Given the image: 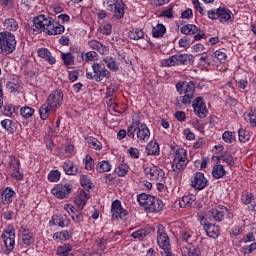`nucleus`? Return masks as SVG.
<instances>
[{
	"label": "nucleus",
	"instance_id": "1",
	"mask_svg": "<svg viewBox=\"0 0 256 256\" xmlns=\"http://www.w3.org/2000/svg\"><path fill=\"white\" fill-rule=\"evenodd\" d=\"M33 23L32 31L34 35H39V33H47V35H62V33H65V26L54 21L51 17H45V15L35 17Z\"/></svg>",
	"mask_w": 256,
	"mask_h": 256
},
{
	"label": "nucleus",
	"instance_id": "2",
	"mask_svg": "<svg viewBox=\"0 0 256 256\" xmlns=\"http://www.w3.org/2000/svg\"><path fill=\"white\" fill-rule=\"evenodd\" d=\"M176 91L179 95H183L176 99V107H181V104L191 105L193 97H195V82L179 81L176 83Z\"/></svg>",
	"mask_w": 256,
	"mask_h": 256
},
{
	"label": "nucleus",
	"instance_id": "3",
	"mask_svg": "<svg viewBox=\"0 0 256 256\" xmlns=\"http://www.w3.org/2000/svg\"><path fill=\"white\" fill-rule=\"evenodd\" d=\"M135 133L137 139L141 143H147V141H149V138L151 137V131H149L147 125L141 124L140 121L132 122V124L127 129V135L131 139H135Z\"/></svg>",
	"mask_w": 256,
	"mask_h": 256
},
{
	"label": "nucleus",
	"instance_id": "4",
	"mask_svg": "<svg viewBox=\"0 0 256 256\" xmlns=\"http://www.w3.org/2000/svg\"><path fill=\"white\" fill-rule=\"evenodd\" d=\"M15 47H17L15 35L9 31L0 32V53L9 55L15 51Z\"/></svg>",
	"mask_w": 256,
	"mask_h": 256
},
{
	"label": "nucleus",
	"instance_id": "5",
	"mask_svg": "<svg viewBox=\"0 0 256 256\" xmlns=\"http://www.w3.org/2000/svg\"><path fill=\"white\" fill-rule=\"evenodd\" d=\"M93 73L87 72L86 77L96 81L97 83H101L103 79H111V72L105 68V64L94 63L92 65Z\"/></svg>",
	"mask_w": 256,
	"mask_h": 256
},
{
	"label": "nucleus",
	"instance_id": "6",
	"mask_svg": "<svg viewBox=\"0 0 256 256\" xmlns=\"http://www.w3.org/2000/svg\"><path fill=\"white\" fill-rule=\"evenodd\" d=\"M193 56L188 54H176L168 59L162 60L163 67H175V65H191Z\"/></svg>",
	"mask_w": 256,
	"mask_h": 256
},
{
	"label": "nucleus",
	"instance_id": "7",
	"mask_svg": "<svg viewBox=\"0 0 256 256\" xmlns=\"http://www.w3.org/2000/svg\"><path fill=\"white\" fill-rule=\"evenodd\" d=\"M187 150L183 148L176 149L174 159L172 161L173 171H183L187 167Z\"/></svg>",
	"mask_w": 256,
	"mask_h": 256
},
{
	"label": "nucleus",
	"instance_id": "8",
	"mask_svg": "<svg viewBox=\"0 0 256 256\" xmlns=\"http://www.w3.org/2000/svg\"><path fill=\"white\" fill-rule=\"evenodd\" d=\"M208 17L209 19H218L221 23H227V21H231L233 12L227 8H218L208 11Z\"/></svg>",
	"mask_w": 256,
	"mask_h": 256
},
{
	"label": "nucleus",
	"instance_id": "9",
	"mask_svg": "<svg viewBox=\"0 0 256 256\" xmlns=\"http://www.w3.org/2000/svg\"><path fill=\"white\" fill-rule=\"evenodd\" d=\"M8 253L15 249V228L8 226L1 235Z\"/></svg>",
	"mask_w": 256,
	"mask_h": 256
},
{
	"label": "nucleus",
	"instance_id": "10",
	"mask_svg": "<svg viewBox=\"0 0 256 256\" xmlns=\"http://www.w3.org/2000/svg\"><path fill=\"white\" fill-rule=\"evenodd\" d=\"M46 103L51 107L52 112L57 111L63 105V91L55 90L48 96Z\"/></svg>",
	"mask_w": 256,
	"mask_h": 256
},
{
	"label": "nucleus",
	"instance_id": "11",
	"mask_svg": "<svg viewBox=\"0 0 256 256\" xmlns=\"http://www.w3.org/2000/svg\"><path fill=\"white\" fill-rule=\"evenodd\" d=\"M226 215L229 219H231V213H229V209H227L225 206H217L209 210V216L212 217V219H214V221L217 223H221V221L225 219Z\"/></svg>",
	"mask_w": 256,
	"mask_h": 256
},
{
	"label": "nucleus",
	"instance_id": "12",
	"mask_svg": "<svg viewBox=\"0 0 256 256\" xmlns=\"http://www.w3.org/2000/svg\"><path fill=\"white\" fill-rule=\"evenodd\" d=\"M192 107L194 109V115H196L200 119H205V117H207V115L209 114V110H207V106L203 101V97H197L193 101Z\"/></svg>",
	"mask_w": 256,
	"mask_h": 256
},
{
	"label": "nucleus",
	"instance_id": "13",
	"mask_svg": "<svg viewBox=\"0 0 256 256\" xmlns=\"http://www.w3.org/2000/svg\"><path fill=\"white\" fill-rule=\"evenodd\" d=\"M180 31L183 35H195L194 41H201L205 37V33L194 24H186L181 27Z\"/></svg>",
	"mask_w": 256,
	"mask_h": 256
},
{
	"label": "nucleus",
	"instance_id": "14",
	"mask_svg": "<svg viewBox=\"0 0 256 256\" xmlns=\"http://www.w3.org/2000/svg\"><path fill=\"white\" fill-rule=\"evenodd\" d=\"M111 213H112V219L119 221H124V219H127V210L123 209V206H121V201L115 200L112 202L111 206Z\"/></svg>",
	"mask_w": 256,
	"mask_h": 256
},
{
	"label": "nucleus",
	"instance_id": "15",
	"mask_svg": "<svg viewBox=\"0 0 256 256\" xmlns=\"http://www.w3.org/2000/svg\"><path fill=\"white\" fill-rule=\"evenodd\" d=\"M144 171L151 181H163L165 179V172L157 166L147 167Z\"/></svg>",
	"mask_w": 256,
	"mask_h": 256
},
{
	"label": "nucleus",
	"instance_id": "16",
	"mask_svg": "<svg viewBox=\"0 0 256 256\" xmlns=\"http://www.w3.org/2000/svg\"><path fill=\"white\" fill-rule=\"evenodd\" d=\"M191 187L198 191H202L207 187V178H205V174L203 172H196L191 180Z\"/></svg>",
	"mask_w": 256,
	"mask_h": 256
},
{
	"label": "nucleus",
	"instance_id": "17",
	"mask_svg": "<svg viewBox=\"0 0 256 256\" xmlns=\"http://www.w3.org/2000/svg\"><path fill=\"white\" fill-rule=\"evenodd\" d=\"M200 223L203 225L208 237H211L212 239H217L219 237V226H215L214 224L207 222L203 217Z\"/></svg>",
	"mask_w": 256,
	"mask_h": 256
},
{
	"label": "nucleus",
	"instance_id": "18",
	"mask_svg": "<svg viewBox=\"0 0 256 256\" xmlns=\"http://www.w3.org/2000/svg\"><path fill=\"white\" fill-rule=\"evenodd\" d=\"M71 185L65 184V185H58L56 188L52 189V193L57 197L58 199H65L66 197H69V193H71Z\"/></svg>",
	"mask_w": 256,
	"mask_h": 256
},
{
	"label": "nucleus",
	"instance_id": "19",
	"mask_svg": "<svg viewBox=\"0 0 256 256\" xmlns=\"http://www.w3.org/2000/svg\"><path fill=\"white\" fill-rule=\"evenodd\" d=\"M155 199V196H151L146 193H141L137 196V201L138 203L142 206L145 207L146 211L149 209L151 206L152 201Z\"/></svg>",
	"mask_w": 256,
	"mask_h": 256
},
{
	"label": "nucleus",
	"instance_id": "20",
	"mask_svg": "<svg viewBox=\"0 0 256 256\" xmlns=\"http://www.w3.org/2000/svg\"><path fill=\"white\" fill-rule=\"evenodd\" d=\"M37 53L38 56L41 57V59H45V61H47V63H49L50 65H55V63H57V60L55 59V57H53V55H51L49 49L39 48Z\"/></svg>",
	"mask_w": 256,
	"mask_h": 256
},
{
	"label": "nucleus",
	"instance_id": "21",
	"mask_svg": "<svg viewBox=\"0 0 256 256\" xmlns=\"http://www.w3.org/2000/svg\"><path fill=\"white\" fill-rule=\"evenodd\" d=\"M181 251L185 256H201V249L193 244H187Z\"/></svg>",
	"mask_w": 256,
	"mask_h": 256
},
{
	"label": "nucleus",
	"instance_id": "22",
	"mask_svg": "<svg viewBox=\"0 0 256 256\" xmlns=\"http://www.w3.org/2000/svg\"><path fill=\"white\" fill-rule=\"evenodd\" d=\"M88 46L90 47V49H93L94 51H97L98 53H100V55H105L107 51H109L107 46L103 45L101 42L97 40L89 41Z\"/></svg>",
	"mask_w": 256,
	"mask_h": 256
},
{
	"label": "nucleus",
	"instance_id": "23",
	"mask_svg": "<svg viewBox=\"0 0 256 256\" xmlns=\"http://www.w3.org/2000/svg\"><path fill=\"white\" fill-rule=\"evenodd\" d=\"M154 232H155V228L147 227V228L140 229L138 231L133 232L131 237H133V239H139V241H141L142 239H145L147 235H151V233H154Z\"/></svg>",
	"mask_w": 256,
	"mask_h": 256
},
{
	"label": "nucleus",
	"instance_id": "24",
	"mask_svg": "<svg viewBox=\"0 0 256 256\" xmlns=\"http://www.w3.org/2000/svg\"><path fill=\"white\" fill-rule=\"evenodd\" d=\"M14 195H15V191H13V189L5 188L1 192V199H2L3 205H9V203L13 201Z\"/></svg>",
	"mask_w": 256,
	"mask_h": 256
},
{
	"label": "nucleus",
	"instance_id": "25",
	"mask_svg": "<svg viewBox=\"0 0 256 256\" xmlns=\"http://www.w3.org/2000/svg\"><path fill=\"white\" fill-rule=\"evenodd\" d=\"M6 88L10 93H18V91H21V81L19 78H12L7 82Z\"/></svg>",
	"mask_w": 256,
	"mask_h": 256
},
{
	"label": "nucleus",
	"instance_id": "26",
	"mask_svg": "<svg viewBox=\"0 0 256 256\" xmlns=\"http://www.w3.org/2000/svg\"><path fill=\"white\" fill-rule=\"evenodd\" d=\"M3 27L5 31L15 32L19 30V23L14 18H7L3 23Z\"/></svg>",
	"mask_w": 256,
	"mask_h": 256
},
{
	"label": "nucleus",
	"instance_id": "27",
	"mask_svg": "<svg viewBox=\"0 0 256 256\" xmlns=\"http://www.w3.org/2000/svg\"><path fill=\"white\" fill-rule=\"evenodd\" d=\"M52 221L59 227H69L71 225V220L67 217V215H56L52 217Z\"/></svg>",
	"mask_w": 256,
	"mask_h": 256
},
{
	"label": "nucleus",
	"instance_id": "28",
	"mask_svg": "<svg viewBox=\"0 0 256 256\" xmlns=\"http://www.w3.org/2000/svg\"><path fill=\"white\" fill-rule=\"evenodd\" d=\"M90 197L91 196L89 195V193L82 190L80 191L78 197L75 199V203L80 209H83V207L87 205V201H89Z\"/></svg>",
	"mask_w": 256,
	"mask_h": 256
},
{
	"label": "nucleus",
	"instance_id": "29",
	"mask_svg": "<svg viewBox=\"0 0 256 256\" xmlns=\"http://www.w3.org/2000/svg\"><path fill=\"white\" fill-rule=\"evenodd\" d=\"M66 175H77V171H79V167L75 165L72 161H66L62 165Z\"/></svg>",
	"mask_w": 256,
	"mask_h": 256
},
{
	"label": "nucleus",
	"instance_id": "30",
	"mask_svg": "<svg viewBox=\"0 0 256 256\" xmlns=\"http://www.w3.org/2000/svg\"><path fill=\"white\" fill-rule=\"evenodd\" d=\"M162 209H163V201L154 197V200H152V203L148 207L147 211L149 213H159Z\"/></svg>",
	"mask_w": 256,
	"mask_h": 256
},
{
	"label": "nucleus",
	"instance_id": "31",
	"mask_svg": "<svg viewBox=\"0 0 256 256\" xmlns=\"http://www.w3.org/2000/svg\"><path fill=\"white\" fill-rule=\"evenodd\" d=\"M103 63L106 64V66L108 67V69H110V71H113L114 73H117V71H119V64H117V61L115 60V58L111 56H107L103 58Z\"/></svg>",
	"mask_w": 256,
	"mask_h": 256
},
{
	"label": "nucleus",
	"instance_id": "32",
	"mask_svg": "<svg viewBox=\"0 0 256 256\" xmlns=\"http://www.w3.org/2000/svg\"><path fill=\"white\" fill-rule=\"evenodd\" d=\"M109 7H111V11L114 9V17L117 19H122V17L125 15V9L123 8V4L119 3H113L109 4Z\"/></svg>",
	"mask_w": 256,
	"mask_h": 256
},
{
	"label": "nucleus",
	"instance_id": "33",
	"mask_svg": "<svg viewBox=\"0 0 256 256\" xmlns=\"http://www.w3.org/2000/svg\"><path fill=\"white\" fill-rule=\"evenodd\" d=\"M51 111H53V108H51L47 102L43 104L39 109L40 119H42V121H47L49 115H51Z\"/></svg>",
	"mask_w": 256,
	"mask_h": 256
},
{
	"label": "nucleus",
	"instance_id": "34",
	"mask_svg": "<svg viewBox=\"0 0 256 256\" xmlns=\"http://www.w3.org/2000/svg\"><path fill=\"white\" fill-rule=\"evenodd\" d=\"M146 153L147 155H159V143L156 141H151L146 145Z\"/></svg>",
	"mask_w": 256,
	"mask_h": 256
},
{
	"label": "nucleus",
	"instance_id": "35",
	"mask_svg": "<svg viewBox=\"0 0 256 256\" xmlns=\"http://www.w3.org/2000/svg\"><path fill=\"white\" fill-rule=\"evenodd\" d=\"M195 203V196L186 195L181 198L179 201V206L182 209H186V207H191Z\"/></svg>",
	"mask_w": 256,
	"mask_h": 256
},
{
	"label": "nucleus",
	"instance_id": "36",
	"mask_svg": "<svg viewBox=\"0 0 256 256\" xmlns=\"http://www.w3.org/2000/svg\"><path fill=\"white\" fill-rule=\"evenodd\" d=\"M225 167L221 164H216L212 169V175L215 179H222V177H225Z\"/></svg>",
	"mask_w": 256,
	"mask_h": 256
},
{
	"label": "nucleus",
	"instance_id": "37",
	"mask_svg": "<svg viewBox=\"0 0 256 256\" xmlns=\"http://www.w3.org/2000/svg\"><path fill=\"white\" fill-rule=\"evenodd\" d=\"M165 33H167V28H165V25L163 24H157L152 29V35L153 37H156V38L163 37Z\"/></svg>",
	"mask_w": 256,
	"mask_h": 256
},
{
	"label": "nucleus",
	"instance_id": "38",
	"mask_svg": "<svg viewBox=\"0 0 256 256\" xmlns=\"http://www.w3.org/2000/svg\"><path fill=\"white\" fill-rule=\"evenodd\" d=\"M169 236L167 235V232H165V227L163 225H158V230H157V243L158 245H162L163 241L165 239H168Z\"/></svg>",
	"mask_w": 256,
	"mask_h": 256
},
{
	"label": "nucleus",
	"instance_id": "39",
	"mask_svg": "<svg viewBox=\"0 0 256 256\" xmlns=\"http://www.w3.org/2000/svg\"><path fill=\"white\" fill-rule=\"evenodd\" d=\"M86 141L90 149H95L96 151H99L103 148V145L101 144V142L97 140V138L95 137L90 136L86 139Z\"/></svg>",
	"mask_w": 256,
	"mask_h": 256
},
{
	"label": "nucleus",
	"instance_id": "40",
	"mask_svg": "<svg viewBox=\"0 0 256 256\" xmlns=\"http://www.w3.org/2000/svg\"><path fill=\"white\" fill-rule=\"evenodd\" d=\"M96 171H98V173H107L111 171V163L106 160L99 162L96 166Z\"/></svg>",
	"mask_w": 256,
	"mask_h": 256
},
{
	"label": "nucleus",
	"instance_id": "41",
	"mask_svg": "<svg viewBox=\"0 0 256 256\" xmlns=\"http://www.w3.org/2000/svg\"><path fill=\"white\" fill-rule=\"evenodd\" d=\"M20 115L23 119H31L32 115H35V109L29 106H24L20 109Z\"/></svg>",
	"mask_w": 256,
	"mask_h": 256
},
{
	"label": "nucleus",
	"instance_id": "42",
	"mask_svg": "<svg viewBox=\"0 0 256 256\" xmlns=\"http://www.w3.org/2000/svg\"><path fill=\"white\" fill-rule=\"evenodd\" d=\"M62 61L66 67L75 65V57H73L72 53H62Z\"/></svg>",
	"mask_w": 256,
	"mask_h": 256
},
{
	"label": "nucleus",
	"instance_id": "43",
	"mask_svg": "<svg viewBox=\"0 0 256 256\" xmlns=\"http://www.w3.org/2000/svg\"><path fill=\"white\" fill-rule=\"evenodd\" d=\"M128 37L134 41H138V39H143V37H145V33H143V30L137 28L135 30H131L128 33Z\"/></svg>",
	"mask_w": 256,
	"mask_h": 256
},
{
	"label": "nucleus",
	"instance_id": "44",
	"mask_svg": "<svg viewBox=\"0 0 256 256\" xmlns=\"http://www.w3.org/2000/svg\"><path fill=\"white\" fill-rule=\"evenodd\" d=\"M238 139L240 143H247L251 139V134L245 129H240L238 131Z\"/></svg>",
	"mask_w": 256,
	"mask_h": 256
},
{
	"label": "nucleus",
	"instance_id": "45",
	"mask_svg": "<svg viewBox=\"0 0 256 256\" xmlns=\"http://www.w3.org/2000/svg\"><path fill=\"white\" fill-rule=\"evenodd\" d=\"M53 237L59 241H69V239H71V235L68 231L56 232Z\"/></svg>",
	"mask_w": 256,
	"mask_h": 256
},
{
	"label": "nucleus",
	"instance_id": "46",
	"mask_svg": "<svg viewBox=\"0 0 256 256\" xmlns=\"http://www.w3.org/2000/svg\"><path fill=\"white\" fill-rule=\"evenodd\" d=\"M118 177H125L129 173V166L127 164H120L116 170Z\"/></svg>",
	"mask_w": 256,
	"mask_h": 256
},
{
	"label": "nucleus",
	"instance_id": "47",
	"mask_svg": "<svg viewBox=\"0 0 256 256\" xmlns=\"http://www.w3.org/2000/svg\"><path fill=\"white\" fill-rule=\"evenodd\" d=\"M61 179V173L57 170H52L48 174V181H51L52 183H57Z\"/></svg>",
	"mask_w": 256,
	"mask_h": 256
},
{
	"label": "nucleus",
	"instance_id": "48",
	"mask_svg": "<svg viewBox=\"0 0 256 256\" xmlns=\"http://www.w3.org/2000/svg\"><path fill=\"white\" fill-rule=\"evenodd\" d=\"M84 163L87 171H92V169L95 167V162L93 161V157H91V155H86Z\"/></svg>",
	"mask_w": 256,
	"mask_h": 256
},
{
	"label": "nucleus",
	"instance_id": "49",
	"mask_svg": "<svg viewBox=\"0 0 256 256\" xmlns=\"http://www.w3.org/2000/svg\"><path fill=\"white\" fill-rule=\"evenodd\" d=\"M71 249H73V246H71V244H69V243H66L57 248V254L58 255L67 254V253H69V251H71Z\"/></svg>",
	"mask_w": 256,
	"mask_h": 256
},
{
	"label": "nucleus",
	"instance_id": "50",
	"mask_svg": "<svg viewBox=\"0 0 256 256\" xmlns=\"http://www.w3.org/2000/svg\"><path fill=\"white\" fill-rule=\"evenodd\" d=\"M221 159L223 163H227L229 167H233V165H235V160H233V156L229 153L221 155Z\"/></svg>",
	"mask_w": 256,
	"mask_h": 256
},
{
	"label": "nucleus",
	"instance_id": "51",
	"mask_svg": "<svg viewBox=\"0 0 256 256\" xmlns=\"http://www.w3.org/2000/svg\"><path fill=\"white\" fill-rule=\"evenodd\" d=\"M214 58H216L219 63H225L227 61V54L221 50H217L214 52Z\"/></svg>",
	"mask_w": 256,
	"mask_h": 256
},
{
	"label": "nucleus",
	"instance_id": "52",
	"mask_svg": "<svg viewBox=\"0 0 256 256\" xmlns=\"http://www.w3.org/2000/svg\"><path fill=\"white\" fill-rule=\"evenodd\" d=\"M222 139L225 143H234L236 138L235 135H233V132L226 131L223 133Z\"/></svg>",
	"mask_w": 256,
	"mask_h": 256
},
{
	"label": "nucleus",
	"instance_id": "53",
	"mask_svg": "<svg viewBox=\"0 0 256 256\" xmlns=\"http://www.w3.org/2000/svg\"><path fill=\"white\" fill-rule=\"evenodd\" d=\"M13 122L12 120L9 119H5L1 122V126L3 127V129H5L6 131H9V133H13Z\"/></svg>",
	"mask_w": 256,
	"mask_h": 256
},
{
	"label": "nucleus",
	"instance_id": "54",
	"mask_svg": "<svg viewBox=\"0 0 256 256\" xmlns=\"http://www.w3.org/2000/svg\"><path fill=\"white\" fill-rule=\"evenodd\" d=\"M160 249H163L164 253L171 250V242L169 240V237L165 240H162V244H158Z\"/></svg>",
	"mask_w": 256,
	"mask_h": 256
},
{
	"label": "nucleus",
	"instance_id": "55",
	"mask_svg": "<svg viewBox=\"0 0 256 256\" xmlns=\"http://www.w3.org/2000/svg\"><path fill=\"white\" fill-rule=\"evenodd\" d=\"M80 183L84 189H91V180L86 175L81 176Z\"/></svg>",
	"mask_w": 256,
	"mask_h": 256
},
{
	"label": "nucleus",
	"instance_id": "56",
	"mask_svg": "<svg viewBox=\"0 0 256 256\" xmlns=\"http://www.w3.org/2000/svg\"><path fill=\"white\" fill-rule=\"evenodd\" d=\"M20 165H21V162L19 161V159L12 158L10 160V169H12V171H19Z\"/></svg>",
	"mask_w": 256,
	"mask_h": 256
},
{
	"label": "nucleus",
	"instance_id": "57",
	"mask_svg": "<svg viewBox=\"0 0 256 256\" xmlns=\"http://www.w3.org/2000/svg\"><path fill=\"white\" fill-rule=\"evenodd\" d=\"M254 197L255 196L253 194L246 193V194L242 195V202L244 203V205H250V203H252Z\"/></svg>",
	"mask_w": 256,
	"mask_h": 256
},
{
	"label": "nucleus",
	"instance_id": "58",
	"mask_svg": "<svg viewBox=\"0 0 256 256\" xmlns=\"http://www.w3.org/2000/svg\"><path fill=\"white\" fill-rule=\"evenodd\" d=\"M248 117L251 127H256V110H251L250 113L248 114Z\"/></svg>",
	"mask_w": 256,
	"mask_h": 256
},
{
	"label": "nucleus",
	"instance_id": "59",
	"mask_svg": "<svg viewBox=\"0 0 256 256\" xmlns=\"http://www.w3.org/2000/svg\"><path fill=\"white\" fill-rule=\"evenodd\" d=\"M22 243L23 245H26V247H29V245L35 243V238L33 236H24L22 237Z\"/></svg>",
	"mask_w": 256,
	"mask_h": 256
},
{
	"label": "nucleus",
	"instance_id": "60",
	"mask_svg": "<svg viewBox=\"0 0 256 256\" xmlns=\"http://www.w3.org/2000/svg\"><path fill=\"white\" fill-rule=\"evenodd\" d=\"M13 113H15V109H14L13 105L7 104L4 107V115H6L7 117H11V115H13Z\"/></svg>",
	"mask_w": 256,
	"mask_h": 256
},
{
	"label": "nucleus",
	"instance_id": "61",
	"mask_svg": "<svg viewBox=\"0 0 256 256\" xmlns=\"http://www.w3.org/2000/svg\"><path fill=\"white\" fill-rule=\"evenodd\" d=\"M97 247L101 251H105L107 249V238L103 237L97 242Z\"/></svg>",
	"mask_w": 256,
	"mask_h": 256
},
{
	"label": "nucleus",
	"instance_id": "62",
	"mask_svg": "<svg viewBox=\"0 0 256 256\" xmlns=\"http://www.w3.org/2000/svg\"><path fill=\"white\" fill-rule=\"evenodd\" d=\"M128 153L132 159H139V149L131 147L128 149Z\"/></svg>",
	"mask_w": 256,
	"mask_h": 256
},
{
	"label": "nucleus",
	"instance_id": "63",
	"mask_svg": "<svg viewBox=\"0 0 256 256\" xmlns=\"http://www.w3.org/2000/svg\"><path fill=\"white\" fill-rule=\"evenodd\" d=\"M96 57H97V52L89 51L85 54L84 61H94Z\"/></svg>",
	"mask_w": 256,
	"mask_h": 256
},
{
	"label": "nucleus",
	"instance_id": "64",
	"mask_svg": "<svg viewBox=\"0 0 256 256\" xmlns=\"http://www.w3.org/2000/svg\"><path fill=\"white\" fill-rule=\"evenodd\" d=\"M112 29H111V24H106L103 26L101 29L102 35H111Z\"/></svg>",
	"mask_w": 256,
	"mask_h": 256
}]
</instances>
